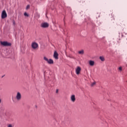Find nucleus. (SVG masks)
<instances>
[{"label": "nucleus", "instance_id": "8", "mask_svg": "<svg viewBox=\"0 0 127 127\" xmlns=\"http://www.w3.org/2000/svg\"><path fill=\"white\" fill-rule=\"evenodd\" d=\"M59 54L58 53L55 51V53H54V57L55 58V59L56 60H58L59 59Z\"/></svg>", "mask_w": 127, "mask_h": 127}, {"label": "nucleus", "instance_id": "10", "mask_svg": "<svg viewBox=\"0 0 127 127\" xmlns=\"http://www.w3.org/2000/svg\"><path fill=\"white\" fill-rule=\"evenodd\" d=\"M89 65H90V66H94L95 64V62L93 61H89Z\"/></svg>", "mask_w": 127, "mask_h": 127}, {"label": "nucleus", "instance_id": "7", "mask_svg": "<svg viewBox=\"0 0 127 127\" xmlns=\"http://www.w3.org/2000/svg\"><path fill=\"white\" fill-rule=\"evenodd\" d=\"M41 26L43 28H48L49 24L48 23H44L41 24Z\"/></svg>", "mask_w": 127, "mask_h": 127}, {"label": "nucleus", "instance_id": "18", "mask_svg": "<svg viewBox=\"0 0 127 127\" xmlns=\"http://www.w3.org/2000/svg\"><path fill=\"white\" fill-rule=\"evenodd\" d=\"M58 92H59V90H58V89H57V90H56V93H58Z\"/></svg>", "mask_w": 127, "mask_h": 127}, {"label": "nucleus", "instance_id": "6", "mask_svg": "<svg viewBox=\"0 0 127 127\" xmlns=\"http://www.w3.org/2000/svg\"><path fill=\"white\" fill-rule=\"evenodd\" d=\"M81 68L80 66H77V67H76V69H75V73H76V74L79 75L80 73Z\"/></svg>", "mask_w": 127, "mask_h": 127}, {"label": "nucleus", "instance_id": "17", "mask_svg": "<svg viewBox=\"0 0 127 127\" xmlns=\"http://www.w3.org/2000/svg\"><path fill=\"white\" fill-rule=\"evenodd\" d=\"M8 127H13L12 125L11 124L8 125Z\"/></svg>", "mask_w": 127, "mask_h": 127}, {"label": "nucleus", "instance_id": "11", "mask_svg": "<svg viewBox=\"0 0 127 127\" xmlns=\"http://www.w3.org/2000/svg\"><path fill=\"white\" fill-rule=\"evenodd\" d=\"M99 59H100V60H101L102 62L105 61V58L104 57L101 56L99 57Z\"/></svg>", "mask_w": 127, "mask_h": 127}, {"label": "nucleus", "instance_id": "9", "mask_svg": "<svg viewBox=\"0 0 127 127\" xmlns=\"http://www.w3.org/2000/svg\"><path fill=\"white\" fill-rule=\"evenodd\" d=\"M70 100H71V101H72L73 102H74L76 100V98L75 97L74 95H71V97H70Z\"/></svg>", "mask_w": 127, "mask_h": 127}, {"label": "nucleus", "instance_id": "15", "mask_svg": "<svg viewBox=\"0 0 127 127\" xmlns=\"http://www.w3.org/2000/svg\"><path fill=\"white\" fill-rule=\"evenodd\" d=\"M24 16H27V17H28V16H29L28 14L26 12H25V13H24Z\"/></svg>", "mask_w": 127, "mask_h": 127}, {"label": "nucleus", "instance_id": "2", "mask_svg": "<svg viewBox=\"0 0 127 127\" xmlns=\"http://www.w3.org/2000/svg\"><path fill=\"white\" fill-rule=\"evenodd\" d=\"M32 48L36 50L39 48V45L36 42H33L31 44Z\"/></svg>", "mask_w": 127, "mask_h": 127}, {"label": "nucleus", "instance_id": "3", "mask_svg": "<svg viewBox=\"0 0 127 127\" xmlns=\"http://www.w3.org/2000/svg\"><path fill=\"white\" fill-rule=\"evenodd\" d=\"M44 60L46 61L49 64H54V61L52 59L49 60L47 58L45 57L44 58Z\"/></svg>", "mask_w": 127, "mask_h": 127}, {"label": "nucleus", "instance_id": "16", "mask_svg": "<svg viewBox=\"0 0 127 127\" xmlns=\"http://www.w3.org/2000/svg\"><path fill=\"white\" fill-rule=\"evenodd\" d=\"M29 8H30V5H27V7H26V9H29Z\"/></svg>", "mask_w": 127, "mask_h": 127}, {"label": "nucleus", "instance_id": "4", "mask_svg": "<svg viewBox=\"0 0 127 127\" xmlns=\"http://www.w3.org/2000/svg\"><path fill=\"white\" fill-rule=\"evenodd\" d=\"M0 43L3 46H10L11 45V43L7 42H1Z\"/></svg>", "mask_w": 127, "mask_h": 127}, {"label": "nucleus", "instance_id": "12", "mask_svg": "<svg viewBox=\"0 0 127 127\" xmlns=\"http://www.w3.org/2000/svg\"><path fill=\"white\" fill-rule=\"evenodd\" d=\"M96 81H94L93 83H91V84H90V86L93 87L96 85Z\"/></svg>", "mask_w": 127, "mask_h": 127}, {"label": "nucleus", "instance_id": "19", "mask_svg": "<svg viewBox=\"0 0 127 127\" xmlns=\"http://www.w3.org/2000/svg\"><path fill=\"white\" fill-rule=\"evenodd\" d=\"M13 25H15V21H13Z\"/></svg>", "mask_w": 127, "mask_h": 127}, {"label": "nucleus", "instance_id": "13", "mask_svg": "<svg viewBox=\"0 0 127 127\" xmlns=\"http://www.w3.org/2000/svg\"><path fill=\"white\" fill-rule=\"evenodd\" d=\"M78 54H79L80 55H83L84 54V51L83 50H81V51H79L78 52Z\"/></svg>", "mask_w": 127, "mask_h": 127}, {"label": "nucleus", "instance_id": "1", "mask_svg": "<svg viewBox=\"0 0 127 127\" xmlns=\"http://www.w3.org/2000/svg\"><path fill=\"white\" fill-rule=\"evenodd\" d=\"M22 96L20 92H18L16 95L15 99L17 101H19L21 100Z\"/></svg>", "mask_w": 127, "mask_h": 127}, {"label": "nucleus", "instance_id": "20", "mask_svg": "<svg viewBox=\"0 0 127 127\" xmlns=\"http://www.w3.org/2000/svg\"><path fill=\"white\" fill-rule=\"evenodd\" d=\"M1 99L0 98V104L1 103Z\"/></svg>", "mask_w": 127, "mask_h": 127}, {"label": "nucleus", "instance_id": "14", "mask_svg": "<svg viewBox=\"0 0 127 127\" xmlns=\"http://www.w3.org/2000/svg\"><path fill=\"white\" fill-rule=\"evenodd\" d=\"M118 69L119 71H122V67H119Z\"/></svg>", "mask_w": 127, "mask_h": 127}, {"label": "nucleus", "instance_id": "5", "mask_svg": "<svg viewBox=\"0 0 127 127\" xmlns=\"http://www.w3.org/2000/svg\"><path fill=\"white\" fill-rule=\"evenodd\" d=\"M7 17V14L5 10H3L1 13V18L4 19Z\"/></svg>", "mask_w": 127, "mask_h": 127}]
</instances>
